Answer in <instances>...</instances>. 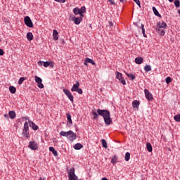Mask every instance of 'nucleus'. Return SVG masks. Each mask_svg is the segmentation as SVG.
Wrapping results in <instances>:
<instances>
[{
  "instance_id": "nucleus-48",
  "label": "nucleus",
  "mask_w": 180,
  "mask_h": 180,
  "mask_svg": "<svg viewBox=\"0 0 180 180\" xmlns=\"http://www.w3.org/2000/svg\"><path fill=\"white\" fill-rule=\"evenodd\" d=\"M84 64V65H88V62H86V59H85Z\"/></svg>"
},
{
  "instance_id": "nucleus-23",
  "label": "nucleus",
  "mask_w": 180,
  "mask_h": 180,
  "mask_svg": "<svg viewBox=\"0 0 180 180\" xmlns=\"http://www.w3.org/2000/svg\"><path fill=\"white\" fill-rule=\"evenodd\" d=\"M27 39L29 41H32L33 40V34L32 32H27Z\"/></svg>"
},
{
  "instance_id": "nucleus-40",
  "label": "nucleus",
  "mask_w": 180,
  "mask_h": 180,
  "mask_svg": "<svg viewBox=\"0 0 180 180\" xmlns=\"http://www.w3.org/2000/svg\"><path fill=\"white\" fill-rule=\"evenodd\" d=\"M43 65H44V67H45V68H47V67H49V65H50V62H49V61L44 62Z\"/></svg>"
},
{
  "instance_id": "nucleus-47",
  "label": "nucleus",
  "mask_w": 180,
  "mask_h": 180,
  "mask_svg": "<svg viewBox=\"0 0 180 180\" xmlns=\"http://www.w3.org/2000/svg\"><path fill=\"white\" fill-rule=\"evenodd\" d=\"M4 55V51L2 49H0V56Z\"/></svg>"
},
{
  "instance_id": "nucleus-30",
  "label": "nucleus",
  "mask_w": 180,
  "mask_h": 180,
  "mask_svg": "<svg viewBox=\"0 0 180 180\" xmlns=\"http://www.w3.org/2000/svg\"><path fill=\"white\" fill-rule=\"evenodd\" d=\"M141 29L142 30V33L143 34V37H147V34H146V29H144V24L141 25Z\"/></svg>"
},
{
  "instance_id": "nucleus-1",
  "label": "nucleus",
  "mask_w": 180,
  "mask_h": 180,
  "mask_svg": "<svg viewBox=\"0 0 180 180\" xmlns=\"http://www.w3.org/2000/svg\"><path fill=\"white\" fill-rule=\"evenodd\" d=\"M97 113L99 116L103 117L105 124L109 126L112 123V118H110V112L109 110L97 109Z\"/></svg>"
},
{
  "instance_id": "nucleus-33",
  "label": "nucleus",
  "mask_w": 180,
  "mask_h": 180,
  "mask_svg": "<svg viewBox=\"0 0 180 180\" xmlns=\"http://www.w3.org/2000/svg\"><path fill=\"white\" fill-rule=\"evenodd\" d=\"M80 12L81 11H80L79 8H75L73 9V13H75V15H81Z\"/></svg>"
},
{
  "instance_id": "nucleus-28",
  "label": "nucleus",
  "mask_w": 180,
  "mask_h": 180,
  "mask_svg": "<svg viewBox=\"0 0 180 180\" xmlns=\"http://www.w3.org/2000/svg\"><path fill=\"white\" fill-rule=\"evenodd\" d=\"M146 148L149 153H151L153 151V146H151V143H146Z\"/></svg>"
},
{
  "instance_id": "nucleus-15",
  "label": "nucleus",
  "mask_w": 180,
  "mask_h": 180,
  "mask_svg": "<svg viewBox=\"0 0 180 180\" xmlns=\"http://www.w3.org/2000/svg\"><path fill=\"white\" fill-rule=\"evenodd\" d=\"M144 59L142 57H137L135 58L136 64H143Z\"/></svg>"
},
{
  "instance_id": "nucleus-53",
  "label": "nucleus",
  "mask_w": 180,
  "mask_h": 180,
  "mask_svg": "<svg viewBox=\"0 0 180 180\" xmlns=\"http://www.w3.org/2000/svg\"><path fill=\"white\" fill-rule=\"evenodd\" d=\"M5 117H8V114L4 115Z\"/></svg>"
},
{
  "instance_id": "nucleus-43",
  "label": "nucleus",
  "mask_w": 180,
  "mask_h": 180,
  "mask_svg": "<svg viewBox=\"0 0 180 180\" xmlns=\"http://www.w3.org/2000/svg\"><path fill=\"white\" fill-rule=\"evenodd\" d=\"M49 67L53 68V67H54V62H53V61L49 62Z\"/></svg>"
},
{
  "instance_id": "nucleus-25",
  "label": "nucleus",
  "mask_w": 180,
  "mask_h": 180,
  "mask_svg": "<svg viewBox=\"0 0 180 180\" xmlns=\"http://www.w3.org/2000/svg\"><path fill=\"white\" fill-rule=\"evenodd\" d=\"M132 106L133 108H139V106H140V101L135 100L132 103Z\"/></svg>"
},
{
  "instance_id": "nucleus-14",
  "label": "nucleus",
  "mask_w": 180,
  "mask_h": 180,
  "mask_svg": "<svg viewBox=\"0 0 180 180\" xmlns=\"http://www.w3.org/2000/svg\"><path fill=\"white\" fill-rule=\"evenodd\" d=\"M92 115H94L93 119L94 120H98V119H99V114H98V110L96 111L95 110H92Z\"/></svg>"
},
{
  "instance_id": "nucleus-51",
  "label": "nucleus",
  "mask_w": 180,
  "mask_h": 180,
  "mask_svg": "<svg viewBox=\"0 0 180 180\" xmlns=\"http://www.w3.org/2000/svg\"><path fill=\"white\" fill-rule=\"evenodd\" d=\"M135 26H136V27H139V25H137V23H134Z\"/></svg>"
},
{
  "instance_id": "nucleus-6",
  "label": "nucleus",
  "mask_w": 180,
  "mask_h": 180,
  "mask_svg": "<svg viewBox=\"0 0 180 180\" xmlns=\"http://www.w3.org/2000/svg\"><path fill=\"white\" fill-rule=\"evenodd\" d=\"M34 79H35V82H37V84L38 88H39L40 89H43V88H44V85L42 83L43 79H41V78H40L38 76H34Z\"/></svg>"
},
{
  "instance_id": "nucleus-13",
  "label": "nucleus",
  "mask_w": 180,
  "mask_h": 180,
  "mask_svg": "<svg viewBox=\"0 0 180 180\" xmlns=\"http://www.w3.org/2000/svg\"><path fill=\"white\" fill-rule=\"evenodd\" d=\"M157 25L159 29H165V27H167V23H165V22H158Z\"/></svg>"
},
{
  "instance_id": "nucleus-44",
  "label": "nucleus",
  "mask_w": 180,
  "mask_h": 180,
  "mask_svg": "<svg viewBox=\"0 0 180 180\" xmlns=\"http://www.w3.org/2000/svg\"><path fill=\"white\" fill-rule=\"evenodd\" d=\"M56 2H60L62 4H64L67 0H55Z\"/></svg>"
},
{
  "instance_id": "nucleus-38",
  "label": "nucleus",
  "mask_w": 180,
  "mask_h": 180,
  "mask_svg": "<svg viewBox=\"0 0 180 180\" xmlns=\"http://www.w3.org/2000/svg\"><path fill=\"white\" fill-rule=\"evenodd\" d=\"M156 30L158 31V33L160 32L161 36H164L165 34V31H164V30H160V28H157Z\"/></svg>"
},
{
  "instance_id": "nucleus-42",
  "label": "nucleus",
  "mask_w": 180,
  "mask_h": 180,
  "mask_svg": "<svg viewBox=\"0 0 180 180\" xmlns=\"http://www.w3.org/2000/svg\"><path fill=\"white\" fill-rule=\"evenodd\" d=\"M134 2L138 5V6H141V3L140 2V0H133Z\"/></svg>"
},
{
  "instance_id": "nucleus-50",
  "label": "nucleus",
  "mask_w": 180,
  "mask_h": 180,
  "mask_svg": "<svg viewBox=\"0 0 180 180\" xmlns=\"http://www.w3.org/2000/svg\"><path fill=\"white\" fill-rule=\"evenodd\" d=\"M109 25H110V26H113V22H109Z\"/></svg>"
},
{
  "instance_id": "nucleus-8",
  "label": "nucleus",
  "mask_w": 180,
  "mask_h": 180,
  "mask_svg": "<svg viewBox=\"0 0 180 180\" xmlns=\"http://www.w3.org/2000/svg\"><path fill=\"white\" fill-rule=\"evenodd\" d=\"M63 92L65 94H66V96H68L70 102H74V96H72V94H71V91H70V90L64 89Z\"/></svg>"
},
{
  "instance_id": "nucleus-5",
  "label": "nucleus",
  "mask_w": 180,
  "mask_h": 180,
  "mask_svg": "<svg viewBox=\"0 0 180 180\" xmlns=\"http://www.w3.org/2000/svg\"><path fill=\"white\" fill-rule=\"evenodd\" d=\"M68 179L69 180H78V176L75 175V169L74 167L71 168L68 172Z\"/></svg>"
},
{
  "instance_id": "nucleus-34",
  "label": "nucleus",
  "mask_w": 180,
  "mask_h": 180,
  "mask_svg": "<svg viewBox=\"0 0 180 180\" xmlns=\"http://www.w3.org/2000/svg\"><path fill=\"white\" fill-rule=\"evenodd\" d=\"M101 143H102L103 148H108V143L106 142V140L102 139Z\"/></svg>"
},
{
  "instance_id": "nucleus-10",
  "label": "nucleus",
  "mask_w": 180,
  "mask_h": 180,
  "mask_svg": "<svg viewBox=\"0 0 180 180\" xmlns=\"http://www.w3.org/2000/svg\"><path fill=\"white\" fill-rule=\"evenodd\" d=\"M28 147H29V148H30V150H32L34 151V150H37V148H38L37 143H36V141H31L29 142Z\"/></svg>"
},
{
  "instance_id": "nucleus-12",
  "label": "nucleus",
  "mask_w": 180,
  "mask_h": 180,
  "mask_svg": "<svg viewBox=\"0 0 180 180\" xmlns=\"http://www.w3.org/2000/svg\"><path fill=\"white\" fill-rule=\"evenodd\" d=\"M30 127H32L33 130H39V127L34 124V122L29 120L28 122Z\"/></svg>"
},
{
  "instance_id": "nucleus-9",
  "label": "nucleus",
  "mask_w": 180,
  "mask_h": 180,
  "mask_svg": "<svg viewBox=\"0 0 180 180\" xmlns=\"http://www.w3.org/2000/svg\"><path fill=\"white\" fill-rule=\"evenodd\" d=\"M24 22H25L26 26H27V27H33V22H32L30 17L26 16L24 18Z\"/></svg>"
},
{
  "instance_id": "nucleus-52",
  "label": "nucleus",
  "mask_w": 180,
  "mask_h": 180,
  "mask_svg": "<svg viewBox=\"0 0 180 180\" xmlns=\"http://www.w3.org/2000/svg\"><path fill=\"white\" fill-rule=\"evenodd\" d=\"M169 2H174V0H168Z\"/></svg>"
},
{
  "instance_id": "nucleus-49",
  "label": "nucleus",
  "mask_w": 180,
  "mask_h": 180,
  "mask_svg": "<svg viewBox=\"0 0 180 180\" xmlns=\"http://www.w3.org/2000/svg\"><path fill=\"white\" fill-rule=\"evenodd\" d=\"M127 0H120V2H122V4H123V2H126Z\"/></svg>"
},
{
  "instance_id": "nucleus-37",
  "label": "nucleus",
  "mask_w": 180,
  "mask_h": 180,
  "mask_svg": "<svg viewBox=\"0 0 180 180\" xmlns=\"http://www.w3.org/2000/svg\"><path fill=\"white\" fill-rule=\"evenodd\" d=\"M175 122H180V114H178L174 117Z\"/></svg>"
},
{
  "instance_id": "nucleus-46",
  "label": "nucleus",
  "mask_w": 180,
  "mask_h": 180,
  "mask_svg": "<svg viewBox=\"0 0 180 180\" xmlns=\"http://www.w3.org/2000/svg\"><path fill=\"white\" fill-rule=\"evenodd\" d=\"M108 1L110 4H111V5H115V1H113V0H108Z\"/></svg>"
},
{
  "instance_id": "nucleus-17",
  "label": "nucleus",
  "mask_w": 180,
  "mask_h": 180,
  "mask_svg": "<svg viewBox=\"0 0 180 180\" xmlns=\"http://www.w3.org/2000/svg\"><path fill=\"white\" fill-rule=\"evenodd\" d=\"M49 151H51V153H52L55 157H57V155H58V153L53 147H49Z\"/></svg>"
},
{
  "instance_id": "nucleus-22",
  "label": "nucleus",
  "mask_w": 180,
  "mask_h": 180,
  "mask_svg": "<svg viewBox=\"0 0 180 180\" xmlns=\"http://www.w3.org/2000/svg\"><path fill=\"white\" fill-rule=\"evenodd\" d=\"M153 13L155 15V16H158V18H161V14H160V13L158 12V11L155 6L153 7Z\"/></svg>"
},
{
  "instance_id": "nucleus-3",
  "label": "nucleus",
  "mask_w": 180,
  "mask_h": 180,
  "mask_svg": "<svg viewBox=\"0 0 180 180\" xmlns=\"http://www.w3.org/2000/svg\"><path fill=\"white\" fill-rule=\"evenodd\" d=\"M22 136L26 139H30V134L29 133V123L27 122H25L24 124Z\"/></svg>"
},
{
  "instance_id": "nucleus-31",
  "label": "nucleus",
  "mask_w": 180,
  "mask_h": 180,
  "mask_svg": "<svg viewBox=\"0 0 180 180\" xmlns=\"http://www.w3.org/2000/svg\"><path fill=\"white\" fill-rule=\"evenodd\" d=\"M80 11V16H83L82 13H85L86 12V8L85 6H82L81 8H79Z\"/></svg>"
},
{
  "instance_id": "nucleus-45",
  "label": "nucleus",
  "mask_w": 180,
  "mask_h": 180,
  "mask_svg": "<svg viewBox=\"0 0 180 180\" xmlns=\"http://www.w3.org/2000/svg\"><path fill=\"white\" fill-rule=\"evenodd\" d=\"M43 64H44V61H39L38 62V65H39V66L43 65Z\"/></svg>"
},
{
  "instance_id": "nucleus-20",
  "label": "nucleus",
  "mask_w": 180,
  "mask_h": 180,
  "mask_svg": "<svg viewBox=\"0 0 180 180\" xmlns=\"http://www.w3.org/2000/svg\"><path fill=\"white\" fill-rule=\"evenodd\" d=\"M8 116L10 119H15V117H16V113L15 112V111H9Z\"/></svg>"
},
{
  "instance_id": "nucleus-4",
  "label": "nucleus",
  "mask_w": 180,
  "mask_h": 180,
  "mask_svg": "<svg viewBox=\"0 0 180 180\" xmlns=\"http://www.w3.org/2000/svg\"><path fill=\"white\" fill-rule=\"evenodd\" d=\"M71 91L72 92H77V94H79V95H82L83 91H82V89L79 88V82L76 81V84H73V86L71 89Z\"/></svg>"
},
{
  "instance_id": "nucleus-11",
  "label": "nucleus",
  "mask_w": 180,
  "mask_h": 180,
  "mask_svg": "<svg viewBox=\"0 0 180 180\" xmlns=\"http://www.w3.org/2000/svg\"><path fill=\"white\" fill-rule=\"evenodd\" d=\"M144 92H145V96L148 101H150L154 99V98L153 97V94H151V92H150V91H148L147 89L144 90Z\"/></svg>"
},
{
  "instance_id": "nucleus-2",
  "label": "nucleus",
  "mask_w": 180,
  "mask_h": 180,
  "mask_svg": "<svg viewBox=\"0 0 180 180\" xmlns=\"http://www.w3.org/2000/svg\"><path fill=\"white\" fill-rule=\"evenodd\" d=\"M60 135L63 136V137H67L70 141H74V140L77 139V134L74 133L72 131H62L60 132Z\"/></svg>"
},
{
  "instance_id": "nucleus-7",
  "label": "nucleus",
  "mask_w": 180,
  "mask_h": 180,
  "mask_svg": "<svg viewBox=\"0 0 180 180\" xmlns=\"http://www.w3.org/2000/svg\"><path fill=\"white\" fill-rule=\"evenodd\" d=\"M116 79H119V81L122 84V85H126V80L123 79V75L119 72H115Z\"/></svg>"
},
{
  "instance_id": "nucleus-24",
  "label": "nucleus",
  "mask_w": 180,
  "mask_h": 180,
  "mask_svg": "<svg viewBox=\"0 0 180 180\" xmlns=\"http://www.w3.org/2000/svg\"><path fill=\"white\" fill-rule=\"evenodd\" d=\"M66 116H67L68 123H69V124H72V120L71 119V114L66 113Z\"/></svg>"
},
{
  "instance_id": "nucleus-29",
  "label": "nucleus",
  "mask_w": 180,
  "mask_h": 180,
  "mask_svg": "<svg viewBox=\"0 0 180 180\" xmlns=\"http://www.w3.org/2000/svg\"><path fill=\"white\" fill-rule=\"evenodd\" d=\"M111 164H117V156L115 155L111 159Z\"/></svg>"
},
{
  "instance_id": "nucleus-39",
  "label": "nucleus",
  "mask_w": 180,
  "mask_h": 180,
  "mask_svg": "<svg viewBox=\"0 0 180 180\" xmlns=\"http://www.w3.org/2000/svg\"><path fill=\"white\" fill-rule=\"evenodd\" d=\"M174 6H176V8H179V6H180V1H179V0L174 1Z\"/></svg>"
},
{
  "instance_id": "nucleus-35",
  "label": "nucleus",
  "mask_w": 180,
  "mask_h": 180,
  "mask_svg": "<svg viewBox=\"0 0 180 180\" xmlns=\"http://www.w3.org/2000/svg\"><path fill=\"white\" fill-rule=\"evenodd\" d=\"M125 161H130V153L127 152L124 156Z\"/></svg>"
},
{
  "instance_id": "nucleus-21",
  "label": "nucleus",
  "mask_w": 180,
  "mask_h": 180,
  "mask_svg": "<svg viewBox=\"0 0 180 180\" xmlns=\"http://www.w3.org/2000/svg\"><path fill=\"white\" fill-rule=\"evenodd\" d=\"M83 147L84 146H82V144L77 143L73 146V148H75V150H81Z\"/></svg>"
},
{
  "instance_id": "nucleus-26",
  "label": "nucleus",
  "mask_w": 180,
  "mask_h": 180,
  "mask_svg": "<svg viewBox=\"0 0 180 180\" xmlns=\"http://www.w3.org/2000/svg\"><path fill=\"white\" fill-rule=\"evenodd\" d=\"M86 63H88L89 64H92V65H95V61H94V60L89 58H86Z\"/></svg>"
},
{
  "instance_id": "nucleus-27",
  "label": "nucleus",
  "mask_w": 180,
  "mask_h": 180,
  "mask_svg": "<svg viewBox=\"0 0 180 180\" xmlns=\"http://www.w3.org/2000/svg\"><path fill=\"white\" fill-rule=\"evenodd\" d=\"M9 91H10L11 94H16V87H15L13 86H10Z\"/></svg>"
},
{
  "instance_id": "nucleus-36",
  "label": "nucleus",
  "mask_w": 180,
  "mask_h": 180,
  "mask_svg": "<svg viewBox=\"0 0 180 180\" xmlns=\"http://www.w3.org/2000/svg\"><path fill=\"white\" fill-rule=\"evenodd\" d=\"M25 79V77H20L18 80V85H22Z\"/></svg>"
},
{
  "instance_id": "nucleus-16",
  "label": "nucleus",
  "mask_w": 180,
  "mask_h": 180,
  "mask_svg": "<svg viewBox=\"0 0 180 180\" xmlns=\"http://www.w3.org/2000/svg\"><path fill=\"white\" fill-rule=\"evenodd\" d=\"M53 40H58V32H57V30H53Z\"/></svg>"
},
{
  "instance_id": "nucleus-32",
  "label": "nucleus",
  "mask_w": 180,
  "mask_h": 180,
  "mask_svg": "<svg viewBox=\"0 0 180 180\" xmlns=\"http://www.w3.org/2000/svg\"><path fill=\"white\" fill-rule=\"evenodd\" d=\"M144 71L146 72H149V71H151V66L150 65H146L144 66Z\"/></svg>"
},
{
  "instance_id": "nucleus-19",
  "label": "nucleus",
  "mask_w": 180,
  "mask_h": 180,
  "mask_svg": "<svg viewBox=\"0 0 180 180\" xmlns=\"http://www.w3.org/2000/svg\"><path fill=\"white\" fill-rule=\"evenodd\" d=\"M75 25H79V23H81V22H82V18L81 17H76L75 18Z\"/></svg>"
},
{
  "instance_id": "nucleus-41",
  "label": "nucleus",
  "mask_w": 180,
  "mask_h": 180,
  "mask_svg": "<svg viewBox=\"0 0 180 180\" xmlns=\"http://www.w3.org/2000/svg\"><path fill=\"white\" fill-rule=\"evenodd\" d=\"M172 82V79H171L169 77H167L166 78V84H170V82Z\"/></svg>"
},
{
  "instance_id": "nucleus-18",
  "label": "nucleus",
  "mask_w": 180,
  "mask_h": 180,
  "mask_svg": "<svg viewBox=\"0 0 180 180\" xmlns=\"http://www.w3.org/2000/svg\"><path fill=\"white\" fill-rule=\"evenodd\" d=\"M125 75L128 77L129 79H130L131 81H133V79H136V76H134V75H133L132 73H127V72H125Z\"/></svg>"
}]
</instances>
